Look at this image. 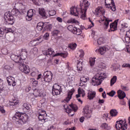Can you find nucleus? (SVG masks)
Segmentation results:
<instances>
[{
    "instance_id": "1",
    "label": "nucleus",
    "mask_w": 130,
    "mask_h": 130,
    "mask_svg": "<svg viewBox=\"0 0 130 130\" xmlns=\"http://www.w3.org/2000/svg\"><path fill=\"white\" fill-rule=\"evenodd\" d=\"M80 8L79 11L78 9L76 7H72L71 8L70 13L71 15H73L76 17H78L80 15L81 19L82 20H86L87 17H86V12L89 8L90 3L87 0H83L82 4H80Z\"/></svg>"
},
{
    "instance_id": "2",
    "label": "nucleus",
    "mask_w": 130,
    "mask_h": 130,
    "mask_svg": "<svg viewBox=\"0 0 130 130\" xmlns=\"http://www.w3.org/2000/svg\"><path fill=\"white\" fill-rule=\"evenodd\" d=\"M107 78V74L106 73H98L96 74L92 78L91 84L93 86H99L102 84V82L104 81L105 79Z\"/></svg>"
},
{
    "instance_id": "3",
    "label": "nucleus",
    "mask_w": 130,
    "mask_h": 130,
    "mask_svg": "<svg viewBox=\"0 0 130 130\" xmlns=\"http://www.w3.org/2000/svg\"><path fill=\"white\" fill-rule=\"evenodd\" d=\"M42 53L44 55H46L47 56H62L64 58H66L68 56V53H57L56 54H54V51L53 49L49 48L47 50H43L42 51Z\"/></svg>"
},
{
    "instance_id": "4",
    "label": "nucleus",
    "mask_w": 130,
    "mask_h": 130,
    "mask_svg": "<svg viewBox=\"0 0 130 130\" xmlns=\"http://www.w3.org/2000/svg\"><path fill=\"white\" fill-rule=\"evenodd\" d=\"M20 13L18 12V11H16L15 10H13L12 11V13L9 12H6L4 16V19L6 20V21H7L8 24L9 25H13L14 23H15V18H14V16H17V14L16 13Z\"/></svg>"
},
{
    "instance_id": "5",
    "label": "nucleus",
    "mask_w": 130,
    "mask_h": 130,
    "mask_svg": "<svg viewBox=\"0 0 130 130\" xmlns=\"http://www.w3.org/2000/svg\"><path fill=\"white\" fill-rule=\"evenodd\" d=\"M28 117L25 115H21L19 113H16L15 115L12 117L13 121L18 124H22V122L27 121Z\"/></svg>"
},
{
    "instance_id": "6",
    "label": "nucleus",
    "mask_w": 130,
    "mask_h": 130,
    "mask_svg": "<svg viewBox=\"0 0 130 130\" xmlns=\"http://www.w3.org/2000/svg\"><path fill=\"white\" fill-rule=\"evenodd\" d=\"M63 107L66 112L69 114L70 116H74V115H75V112L78 110V106L73 104L70 105V107L68 106L67 105H64Z\"/></svg>"
},
{
    "instance_id": "7",
    "label": "nucleus",
    "mask_w": 130,
    "mask_h": 130,
    "mask_svg": "<svg viewBox=\"0 0 130 130\" xmlns=\"http://www.w3.org/2000/svg\"><path fill=\"white\" fill-rule=\"evenodd\" d=\"M116 128L117 130H125L127 128V124L125 119L119 120L116 122Z\"/></svg>"
},
{
    "instance_id": "8",
    "label": "nucleus",
    "mask_w": 130,
    "mask_h": 130,
    "mask_svg": "<svg viewBox=\"0 0 130 130\" xmlns=\"http://www.w3.org/2000/svg\"><path fill=\"white\" fill-rule=\"evenodd\" d=\"M61 92H62V88L61 86L57 84H54L52 90V94L53 96H57V95H59Z\"/></svg>"
},
{
    "instance_id": "9",
    "label": "nucleus",
    "mask_w": 130,
    "mask_h": 130,
    "mask_svg": "<svg viewBox=\"0 0 130 130\" xmlns=\"http://www.w3.org/2000/svg\"><path fill=\"white\" fill-rule=\"evenodd\" d=\"M44 75L45 76L41 79L42 83L45 84L47 82H50L52 80V73L50 71H46Z\"/></svg>"
},
{
    "instance_id": "10",
    "label": "nucleus",
    "mask_w": 130,
    "mask_h": 130,
    "mask_svg": "<svg viewBox=\"0 0 130 130\" xmlns=\"http://www.w3.org/2000/svg\"><path fill=\"white\" fill-rule=\"evenodd\" d=\"M109 22H112V20H110L109 18H106L104 16H103L99 20V22L101 24H104L105 29H107L108 27H109Z\"/></svg>"
},
{
    "instance_id": "11",
    "label": "nucleus",
    "mask_w": 130,
    "mask_h": 130,
    "mask_svg": "<svg viewBox=\"0 0 130 130\" xmlns=\"http://www.w3.org/2000/svg\"><path fill=\"white\" fill-rule=\"evenodd\" d=\"M83 114L86 118H91L92 116V110L88 106H85L83 108Z\"/></svg>"
},
{
    "instance_id": "12",
    "label": "nucleus",
    "mask_w": 130,
    "mask_h": 130,
    "mask_svg": "<svg viewBox=\"0 0 130 130\" xmlns=\"http://www.w3.org/2000/svg\"><path fill=\"white\" fill-rule=\"evenodd\" d=\"M68 30L73 33V34H76V35H80L82 33V30L80 28H77V27L69 25L68 27Z\"/></svg>"
},
{
    "instance_id": "13",
    "label": "nucleus",
    "mask_w": 130,
    "mask_h": 130,
    "mask_svg": "<svg viewBox=\"0 0 130 130\" xmlns=\"http://www.w3.org/2000/svg\"><path fill=\"white\" fill-rule=\"evenodd\" d=\"M19 70L24 74H29L30 73V69L29 68V66L23 64L22 63H20L19 66Z\"/></svg>"
},
{
    "instance_id": "14",
    "label": "nucleus",
    "mask_w": 130,
    "mask_h": 130,
    "mask_svg": "<svg viewBox=\"0 0 130 130\" xmlns=\"http://www.w3.org/2000/svg\"><path fill=\"white\" fill-rule=\"evenodd\" d=\"M38 115L39 120H41V121H42V120L45 121V120L46 119V116L47 115L45 111L39 110L38 111Z\"/></svg>"
},
{
    "instance_id": "15",
    "label": "nucleus",
    "mask_w": 130,
    "mask_h": 130,
    "mask_svg": "<svg viewBox=\"0 0 130 130\" xmlns=\"http://www.w3.org/2000/svg\"><path fill=\"white\" fill-rule=\"evenodd\" d=\"M7 80L9 86H13V87L16 86V80H15V78L12 76H9L7 78Z\"/></svg>"
},
{
    "instance_id": "16",
    "label": "nucleus",
    "mask_w": 130,
    "mask_h": 130,
    "mask_svg": "<svg viewBox=\"0 0 130 130\" xmlns=\"http://www.w3.org/2000/svg\"><path fill=\"white\" fill-rule=\"evenodd\" d=\"M11 58L12 60H13V61H15V62L22 63V60H21V58L19 55L12 54L11 55Z\"/></svg>"
},
{
    "instance_id": "17",
    "label": "nucleus",
    "mask_w": 130,
    "mask_h": 130,
    "mask_svg": "<svg viewBox=\"0 0 130 130\" xmlns=\"http://www.w3.org/2000/svg\"><path fill=\"white\" fill-rule=\"evenodd\" d=\"M41 42H42V39L41 37H39L37 39H36L34 41H31L29 44L31 46H36V45L40 44Z\"/></svg>"
},
{
    "instance_id": "18",
    "label": "nucleus",
    "mask_w": 130,
    "mask_h": 130,
    "mask_svg": "<svg viewBox=\"0 0 130 130\" xmlns=\"http://www.w3.org/2000/svg\"><path fill=\"white\" fill-rule=\"evenodd\" d=\"M105 42V39L104 38H100L98 40H94L93 41V44L94 45H101V44H103Z\"/></svg>"
},
{
    "instance_id": "19",
    "label": "nucleus",
    "mask_w": 130,
    "mask_h": 130,
    "mask_svg": "<svg viewBox=\"0 0 130 130\" xmlns=\"http://www.w3.org/2000/svg\"><path fill=\"white\" fill-rule=\"evenodd\" d=\"M108 50L109 49L107 47L104 46L100 48L98 50H96L95 51L96 52H99L100 54L103 55V54H104L106 51H108Z\"/></svg>"
},
{
    "instance_id": "20",
    "label": "nucleus",
    "mask_w": 130,
    "mask_h": 130,
    "mask_svg": "<svg viewBox=\"0 0 130 130\" xmlns=\"http://www.w3.org/2000/svg\"><path fill=\"white\" fill-rule=\"evenodd\" d=\"M28 54H27V51L26 50H22L20 53L19 56L20 57V59L22 60V62H23V60L26 59L27 58V56Z\"/></svg>"
},
{
    "instance_id": "21",
    "label": "nucleus",
    "mask_w": 130,
    "mask_h": 130,
    "mask_svg": "<svg viewBox=\"0 0 130 130\" xmlns=\"http://www.w3.org/2000/svg\"><path fill=\"white\" fill-rule=\"evenodd\" d=\"M35 10H32V9H30L27 12V16L26 17V20L27 21L30 20L29 19H31L32 17H33V15L35 14Z\"/></svg>"
},
{
    "instance_id": "22",
    "label": "nucleus",
    "mask_w": 130,
    "mask_h": 130,
    "mask_svg": "<svg viewBox=\"0 0 130 130\" xmlns=\"http://www.w3.org/2000/svg\"><path fill=\"white\" fill-rule=\"evenodd\" d=\"M30 75L31 77H38L37 80L41 79V77H42V75L41 74H39V71L38 70H35V71L31 73Z\"/></svg>"
},
{
    "instance_id": "23",
    "label": "nucleus",
    "mask_w": 130,
    "mask_h": 130,
    "mask_svg": "<svg viewBox=\"0 0 130 130\" xmlns=\"http://www.w3.org/2000/svg\"><path fill=\"white\" fill-rule=\"evenodd\" d=\"M96 96V92L89 90L88 92L87 98L89 100H92Z\"/></svg>"
},
{
    "instance_id": "24",
    "label": "nucleus",
    "mask_w": 130,
    "mask_h": 130,
    "mask_svg": "<svg viewBox=\"0 0 130 130\" xmlns=\"http://www.w3.org/2000/svg\"><path fill=\"white\" fill-rule=\"evenodd\" d=\"M110 27L111 31H116L117 30V20L110 24Z\"/></svg>"
},
{
    "instance_id": "25",
    "label": "nucleus",
    "mask_w": 130,
    "mask_h": 130,
    "mask_svg": "<svg viewBox=\"0 0 130 130\" xmlns=\"http://www.w3.org/2000/svg\"><path fill=\"white\" fill-rule=\"evenodd\" d=\"M74 92H75L74 89H72L71 90H70L68 94V96L65 99L66 101L67 102H69L72 99V96H73V94H74Z\"/></svg>"
},
{
    "instance_id": "26",
    "label": "nucleus",
    "mask_w": 130,
    "mask_h": 130,
    "mask_svg": "<svg viewBox=\"0 0 130 130\" xmlns=\"http://www.w3.org/2000/svg\"><path fill=\"white\" fill-rule=\"evenodd\" d=\"M33 94L35 97H43V93L38 89H35L34 91Z\"/></svg>"
},
{
    "instance_id": "27",
    "label": "nucleus",
    "mask_w": 130,
    "mask_h": 130,
    "mask_svg": "<svg viewBox=\"0 0 130 130\" xmlns=\"http://www.w3.org/2000/svg\"><path fill=\"white\" fill-rule=\"evenodd\" d=\"M117 93L118 98H119V99H123L124 98H125V93L123 91L119 90L117 91Z\"/></svg>"
},
{
    "instance_id": "28",
    "label": "nucleus",
    "mask_w": 130,
    "mask_h": 130,
    "mask_svg": "<svg viewBox=\"0 0 130 130\" xmlns=\"http://www.w3.org/2000/svg\"><path fill=\"white\" fill-rule=\"evenodd\" d=\"M95 15L98 16L100 14H102L103 15L105 12L104 11V9L102 7H98L95 10Z\"/></svg>"
},
{
    "instance_id": "29",
    "label": "nucleus",
    "mask_w": 130,
    "mask_h": 130,
    "mask_svg": "<svg viewBox=\"0 0 130 130\" xmlns=\"http://www.w3.org/2000/svg\"><path fill=\"white\" fill-rule=\"evenodd\" d=\"M77 61V70L81 71L83 70V60L80 59Z\"/></svg>"
},
{
    "instance_id": "30",
    "label": "nucleus",
    "mask_w": 130,
    "mask_h": 130,
    "mask_svg": "<svg viewBox=\"0 0 130 130\" xmlns=\"http://www.w3.org/2000/svg\"><path fill=\"white\" fill-rule=\"evenodd\" d=\"M44 23L42 22H39L37 26V30L38 31H42L43 29V26H45Z\"/></svg>"
},
{
    "instance_id": "31",
    "label": "nucleus",
    "mask_w": 130,
    "mask_h": 130,
    "mask_svg": "<svg viewBox=\"0 0 130 130\" xmlns=\"http://www.w3.org/2000/svg\"><path fill=\"white\" fill-rule=\"evenodd\" d=\"M39 13L43 18H46V13H45V10H44V9L40 8L39 10Z\"/></svg>"
},
{
    "instance_id": "32",
    "label": "nucleus",
    "mask_w": 130,
    "mask_h": 130,
    "mask_svg": "<svg viewBox=\"0 0 130 130\" xmlns=\"http://www.w3.org/2000/svg\"><path fill=\"white\" fill-rule=\"evenodd\" d=\"M110 113L112 117H115V116H117V114H118V112L115 109H112L110 111Z\"/></svg>"
},
{
    "instance_id": "33",
    "label": "nucleus",
    "mask_w": 130,
    "mask_h": 130,
    "mask_svg": "<svg viewBox=\"0 0 130 130\" xmlns=\"http://www.w3.org/2000/svg\"><path fill=\"white\" fill-rule=\"evenodd\" d=\"M101 127L102 128L105 130H109L110 128H111V127H110V126H108V124H107L106 123H103Z\"/></svg>"
},
{
    "instance_id": "34",
    "label": "nucleus",
    "mask_w": 130,
    "mask_h": 130,
    "mask_svg": "<svg viewBox=\"0 0 130 130\" xmlns=\"http://www.w3.org/2000/svg\"><path fill=\"white\" fill-rule=\"evenodd\" d=\"M117 80V77L116 76H114L111 79L110 81V85L113 86L114 84H115L116 83V81Z\"/></svg>"
},
{
    "instance_id": "35",
    "label": "nucleus",
    "mask_w": 130,
    "mask_h": 130,
    "mask_svg": "<svg viewBox=\"0 0 130 130\" xmlns=\"http://www.w3.org/2000/svg\"><path fill=\"white\" fill-rule=\"evenodd\" d=\"M80 81L81 82H83V83H87L88 81H89V77L88 76H82L80 78Z\"/></svg>"
},
{
    "instance_id": "36",
    "label": "nucleus",
    "mask_w": 130,
    "mask_h": 130,
    "mask_svg": "<svg viewBox=\"0 0 130 130\" xmlns=\"http://www.w3.org/2000/svg\"><path fill=\"white\" fill-rule=\"evenodd\" d=\"M84 55H85V53L84 52V51L83 50H80L78 51L77 56H79V57L82 58L84 57Z\"/></svg>"
},
{
    "instance_id": "37",
    "label": "nucleus",
    "mask_w": 130,
    "mask_h": 130,
    "mask_svg": "<svg viewBox=\"0 0 130 130\" xmlns=\"http://www.w3.org/2000/svg\"><path fill=\"white\" fill-rule=\"evenodd\" d=\"M78 94L81 95L82 97H85V91L83 89L81 88V87L78 88Z\"/></svg>"
},
{
    "instance_id": "38",
    "label": "nucleus",
    "mask_w": 130,
    "mask_h": 130,
    "mask_svg": "<svg viewBox=\"0 0 130 130\" xmlns=\"http://www.w3.org/2000/svg\"><path fill=\"white\" fill-rule=\"evenodd\" d=\"M19 104V101L17 100H14L12 102H10V105L11 106H15V105H18Z\"/></svg>"
},
{
    "instance_id": "39",
    "label": "nucleus",
    "mask_w": 130,
    "mask_h": 130,
    "mask_svg": "<svg viewBox=\"0 0 130 130\" xmlns=\"http://www.w3.org/2000/svg\"><path fill=\"white\" fill-rule=\"evenodd\" d=\"M45 30H47V31H51V29H52V25L51 24H47L44 27Z\"/></svg>"
},
{
    "instance_id": "40",
    "label": "nucleus",
    "mask_w": 130,
    "mask_h": 130,
    "mask_svg": "<svg viewBox=\"0 0 130 130\" xmlns=\"http://www.w3.org/2000/svg\"><path fill=\"white\" fill-rule=\"evenodd\" d=\"M69 47H70L72 50H74V49H76V48H77V44H76V43L70 44L69 45Z\"/></svg>"
},
{
    "instance_id": "41",
    "label": "nucleus",
    "mask_w": 130,
    "mask_h": 130,
    "mask_svg": "<svg viewBox=\"0 0 130 130\" xmlns=\"http://www.w3.org/2000/svg\"><path fill=\"white\" fill-rule=\"evenodd\" d=\"M4 90V81L0 79V93Z\"/></svg>"
},
{
    "instance_id": "42",
    "label": "nucleus",
    "mask_w": 130,
    "mask_h": 130,
    "mask_svg": "<svg viewBox=\"0 0 130 130\" xmlns=\"http://www.w3.org/2000/svg\"><path fill=\"white\" fill-rule=\"evenodd\" d=\"M95 58H90L89 62L91 67H93L95 64Z\"/></svg>"
},
{
    "instance_id": "43",
    "label": "nucleus",
    "mask_w": 130,
    "mask_h": 130,
    "mask_svg": "<svg viewBox=\"0 0 130 130\" xmlns=\"http://www.w3.org/2000/svg\"><path fill=\"white\" fill-rule=\"evenodd\" d=\"M58 33H59V30L55 29L51 32V34L52 36H57V35H58Z\"/></svg>"
},
{
    "instance_id": "44",
    "label": "nucleus",
    "mask_w": 130,
    "mask_h": 130,
    "mask_svg": "<svg viewBox=\"0 0 130 130\" xmlns=\"http://www.w3.org/2000/svg\"><path fill=\"white\" fill-rule=\"evenodd\" d=\"M23 107H24V108H25V109H27V110H28V109H30L31 106L29 104L24 103L23 105Z\"/></svg>"
},
{
    "instance_id": "45",
    "label": "nucleus",
    "mask_w": 130,
    "mask_h": 130,
    "mask_svg": "<svg viewBox=\"0 0 130 130\" xmlns=\"http://www.w3.org/2000/svg\"><path fill=\"white\" fill-rule=\"evenodd\" d=\"M114 2H113V0H106L105 1V4L109 6L110 7V5H112Z\"/></svg>"
},
{
    "instance_id": "46",
    "label": "nucleus",
    "mask_w": 130,
    "mask_h": 130,
    "mask_svg": "<svg viewBox=\"0 0 130 130\" xmlns=\"http://www.w3.org/2000/svg\"><path fill=\"white\" fill-rule=\"evenodd\" d=\"M31 82L33 86H36L38 85V81L34 79H31Z\"/></svg>"
},
{
    "instance_id": "47",
    "label": "nucleus",
    "mask_w": 130,
    "mask_h": 130,
    "mask_svg": "<svg viewBox=\"0 0 130 130\" xmlns=\"http://www.w3.org/2000/svg\"><path fill=\"white\" fill-rule=\"evenodd\" d=\"M111 69H113V70H114V71H117V70L119 69V67H118L117 64H114L112 65Z\"/></svg>"
},
{
    "instance_id": "48",
    "label": "nucleus",
    "mask_w": 130,
    "mask_h": 130,
    "mask_svg": "<svg viewBox=\"0 0 130 130\" xmlns=\"http://www.w3.org/2000/svg\"><path fill=\"white\" fill-rule=\"evenodd\" d=\"M5 31H6V33H9V32H11V33H13L14 32V30L11 28H5L4 29Z\"/></svg>"
},
{
    "instance_id": "49",
    "label": "nucleus",
    "mask_w": 130,
    "mask_h": 130,
    "mask_svg": "<svg viewBox=\"0 0 130 130\" xmlns=\"http://www.w3.org/2000/svg\"><path fill=\"white\" fill-rule=\"evenodd\" d=\"M115 91L114 90H112L111 92L107 93V95H109V96H110L111 97H113V96H114V95H115Z\"/></svg>"
},
{
    "instance_id": "50",
    "label": "nucleus",
    "mask_w": 130,
    "mask_h": 130,
    "mask_svg": "<svg viewBox=\"0 0 130 130\" xmlns=\"http://www.w3.org/2000/svg\"><path fill=\"white\" fill-rule=\"evenodd\" d=\"M110 9V10H112V11H113V12H115V11H116V8L115 7L114 3H112V4L111 5V8Z\"/></svg>"
},
{
    "instance_id": "51",
    "label": "nucleus",
    "mask_w": 130,
    "mask_h": 130,
    "mask_svg": "<svg viewBox=\"0 0 130 130\" xmlns=\"http://www.w3.org/2000/svg\"><path fill=\"white\" fill-rule=\"evenodd\" d=\"M123 41H125V42H126V43H129L130 38L128 37H126V36H125V37L124 38V40H123Z\"/></svg>"
},
{
    "instance_id": "52",
    "label": "nucleus",
    "mask_w": 130,
    "mask_h": 130,
    "mask_svg": "<svg viewBox=\"0 0 130 130\" xmlns=\"http://www.w3.org/2000/svg\"><path fill=\"white\" fill-rule=\"evenodd\" d=\"M44 38L45 40H48V38H49V33L47 32L44 35Z\"/></svg>"
},
{
    "instance_id": "53",
    "label": "nucleus",
    "mask_w": 130,
    "mask_h": 130,
    "mask_svg": "<svg viewBox=\"0 0 130 130\" xmlns=\"http://www.w3.org/2000/svg\"><path fill=\"white\" fill-rule=\"evenodd\" d=\"M79 86L80 87H86L87 86V83H86L85 82H83V81H81L80 83H79Z\"/></svg>"
},
{
    "instance_id": "54",
    "label": "nucleus",
    "mask_w": 130,
    "mask_h": 130,
    "mask_svg": "<svg viewBox=\"0 0 130 130\" xmlns=\"http://www.w3.org/2000/svg\"><path fill=\"white\" fill-rule=\"evenodd\" d=\"M56 14V12H55V11L52 10L49 12V16H54Z\"/></svg>"
},
{
    "instance_id": "55",
    "label": "nucleus",
    "mask_w": 130,
    "mask_h": 130,
    "mask_svg": "<svg viewBox=\"0 0 130 130\" xmlns=\"http://www.w3.org/2000/svg\"><path fill=\"white\" fill-rule=\"evenodd\" d=\"M4 69H5V70H7L8 71H10L13 69V67H11L9 65H6L5 66Z\"/></svg>"
},
{
    "instance_id": "56",
    "label": "nucleus",
    "mask_w": 130,
    "mask_h": 130,
    "mask_svg": "<svg viewBox=\"0 0 130 130\" xmlns=\"http://www.w3.org/2000/svg\"><path fill=\"white\" fill-rule=\"evenodd\" d=\"M2 52L3 54L7 55L8 54V50L7 49H3L2 50Z\"/></svg>"
},
{
    "instance_id": "57",
    "label": "nucleus",
    "mask_w": 130,
    "mask_h": 130,
    "mask_svg": "<svg viewBox=\"0 0 130 130\" xmlns=\"http://www.w3.org/2000/svg\"><path fill=\"white\" fill-rule=\"evenodd\" d=\"M0 112L2 113H5L6 112V110L4 109V107L2 106H0Z\"/></svg>"
},
{
    "instance_id": "58",
    "label": "nucleus",
    "mask_w": 130,
    "mask_h": 130,
    "mask_svg": "<svg viewBox=\"0 0 130 130\" xmlns=\"http://www.w3.org/2000/svg\"><path fill=\"white\" fill-rule=\"evenodd\" d=\"M122 68H129L130 69V64L129 63H123L122 66Z\"/></svg>"
},
{
    "instance_id": "59",
    "label": "nucleus",
    "mask_w": 130,
    "mask_h": 130,
    "mask_svg": "<svg viewBox=\"0 0 130 130\" xmlns=\"http://www.w3.org/2000/svg\"><path fill=\"white\" fill-rule=\"evenodd\" d=\"M71 22L72 23H75V24H78V23H79V21L74 18H71Z\"/></svg>"
},
{
    "instance_id": "60",
    "label": "nucleus",
    "mask_w": 130,
    "mask_h": 130,
    "mask_svg": "<svg viewBox=\"0 0 130 130\" xmlns=\"http://www.w3.org/2000/svg\"><path fill=\"white\" fill-rule=\"evenodd\" d=\"M5 34L4 28L0 27V35H4Z\"/></svg>"
},
{
    "instance_id": "61",
    "label": "nucleus",
    "mask_w": 130,
    "mask_h": 130,
    "mask_svg": "<svg viewBox=\"0 0 130 130\" xmlns=\"http://www.w3.org/2000/svg\"><path fill=\"white\" fill-rule=\"evenodd\" d=\"M32 52L34 53V54H36V53L38 52V49H37V48H34L33 49Z\"/></svg>"
},
{
    "instance_id": "62",
    "label": "nucleus",
    "mask_w": 130,
    "mask_h": 130,
    "mask_svg": "<svg viewBox=\"0 0 130 130\" xmlns=\"http://www.w3.org/2000/svg\"><path fill=\"white\" fill-rule=\"evenodd\" d=\"M126 51H127L128 53H130V45H128L126 46Z\"/></svg>"
},
{
    "instance_id": "63",
    "label": "nucleus",
    "mask_w": 130,
    "mask_h": 130,
    "mask_svg": "<svg viewBox=\"0 0 130 130\" xmlns=\"http://www.w3.org/2000/svg\"><path fill=\"white\" fill-rule=\"evenodd\" d=\"M125 36L130 38V29L126 32Z\"/></svg>"
},
{
    "instance_id": "64",
    "label": "nucleus",
    "mask_w": 130,
    "mask_h": 130,
    "mask_svg": "<svg viewBox=\"0 0 130 130\" xmlns=\"http://www.w3.org/2000/svg\"><path fill=\"white\" fill-rule=\"evenodd\" d=\"M32 1V3L35 5H38V2H39V0H31Z\"/></svg>"
}]
</instances>
